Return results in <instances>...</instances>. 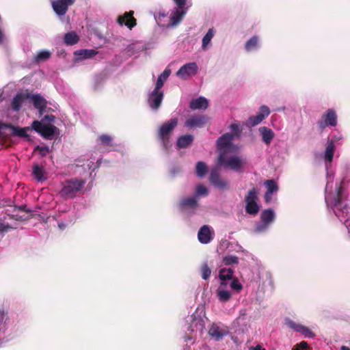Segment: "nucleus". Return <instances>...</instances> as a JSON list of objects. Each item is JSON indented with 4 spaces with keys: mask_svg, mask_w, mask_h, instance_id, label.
Listing matches in <instances>:
<instances>
[{
    "mask_svg": "<svg viewBox=\"0 0 350 350\" xmlns=\"http://www.w3.org/2000/svg\"><path fill=\"white\" fill-rule=\"evenodd\" d=\"M86 181L79 178H72L64 181L60 195L64 198H73L84 187Z\"/></svg>",
    "mask_w": 350,
    "mask_h": 350,
    "instance_id": "obj_1",
    "label": "nucleus"
},
{
    "mask_svg": "<svg viewBox=\"0 0 350 350\" xmlns=\"http://www.w3.org/2000/svg\"><path fill=\"white\" fill-rule=\"evenodd\" d=\"M226 151L221 150L217 159L218 166L230 168L234 171L239 172L244 165V162L238 157H228Z\"/></svg>",
    "mask_w": 350,
    "mask_h": 350,
    "instance_id": "obj_2",
    "label": "nucleus"
},
{
    "mask_svg": "<svg viewBox=\"0 0 350 350\" xmlns=\"http://www.w3.org/2000/svg\"><path fill=\"white\" fill-rule=\"evenodd\" d=\"M177 124L178 119L174 118L170 119L167 122L164 123L160 127L158 132V137L161 141L165 148H167L170 135Z\"/></svg>",
    "mask_w": 350,
    "mask_h": 350,
    "instance_id": "obj_3",
    "label": "nucleus"
},
{
    "mask_svg": "<svg viewBox=\"0 0 350 350\" xmlns=\"http://www.w3.org/2000/svg\"><path fill=\"white\" fill-rule=\"evenodd\" d=\"M318 131L322 133L329 126H335L337 124V115L333 109H327L317 123Z\"/></svg>",
    "mask_w": 350,
    "mask_h": 350,
    "instance_id": "obj_4",
    "label": "nucleus"
},
{
    "mask_svg": "<svg viewBox=\"0 0 350 350\" xmlns=\"http://www.w3.org/2000/svg\"><path fill=\"white\" fill-rule=\"evenodd\" d=\"M75 0H51V6L54 12L59 16H64L68 8L72 5Z\"/></svg>",
    "mask_w": 350,
    "mask_h": 350,
    "instance_id": "obj_5",
    "label": "nucleus"
},
{
    "mask_svg": "<svg viewBox=\"0 0 350 350\" xmlns=\"http://www.w3.org/2000/svg\"><path fill=\"white\" fill-rule=\"evenodd\" d=\"M198 68L196 62L187 63L180 68L176 72V75L183 79H186L189 76L195 75L197 73Z\"/></svg>",
    "mask_w": 350,
    "mask_h": 350,
    "instance_id": "obj_6",
    "label": "nucleus"
},
{
    "mask_svg": "<svg viewBox=\"0 0 350 350\" xmlns=\"http://www.w3.org/2000/svg\"><path fill=\"white\" fill-rule=\"evenodd\" d=\"M208 121V117L205 115H194L189 117L185 122V126L189 128H202Z\"/></svg>",
    "mask_w": 350,
    "mask_h": 350,
    "instance_id": "obj_7",
    "label": "nucleus"
},
{
    "mask_svg": "<svg viewBox=\"0 0 350 350\" xmlns=\"http://www.w3.org/2000/svg\"><path fill=\"white\" fill-rule=\"evenodd\" d=\"M209 180L215 187L219 189L224 190L228 188V182L220 178L219 169L217 167L212 169L209 176Z\"/></svg>",
    "mask_w": 350,
    "mask_h": 350,
    "instance_id": "obj_8",
    "label": "nucleus"
},
{
    "mask_svg": "<svg viewBox=\"0 0 350 350\" xmlns=\"http://www.w3.org/2000/svg\"><path fill=\"white\" fill-rule=\"evenodd\" d=\"M134 12L131 10L125 12L123 15L119 16L117 22L120 25H124L131 29L137 25V20L133 16Z\"/></svg>",
    "mask_w": 350,
    "mask_h": 350,
    "instance_id": "obj_9",
    "label": "nucleus"
},
{
    "mask_svg": "<svg viewBox=\"0 0 350 350\" xmlns=\"http://www.w3.org/2000/svg\"><path fill=\"white\" fill-rule=\"evenodd\" d=\"M163 98V92L162 91L156 90L154 89V90L150 94L149 98H148V102L149 106L153 110H157L161 105Z\"/></svg>",
    "mask_w": 350,
    "mask_h": 350,
    "instance_id": "obj_10",
    "label": "nucleus"
},
{
    "mask_svg": "<svg viewBox=\"0 0 350 350\" xmlns=\"http://www.w3.org/2000/svg\"><path fill=\"white\" fill-rule=\"evenodd\" d=\"M234 138V135L232 133H225L219 137L217 141V146L219 150V154L221 150L227 152V148L231 146V142Z\"/></svg>",
    "mask_w": 350,
    "mask_h": 350,
    "instance_id": "obj_11",
    "label": "nucleus"
},
{
    "mask_svg": "<svg viewBox=\"0 0 350 350\" xmlns=\"http://www.w3.org/2000/svg\"><path fill=\"white\" fill-rule=\"evenodd\" d=\"M209 335L214 338L217 341L221 340L225 336L229 334L227 328H221L217 325H213L209 329Z\"/></svg>",
    "mask_w": 350,
    "mask_h": 350,
    "instance_id": "obj_12",
    "label": "nucleus"
},
{
    "mask_svg": "<svg viewBox=\"0 0 350 350\" xmlns=\"http://www.w3.org/2000/svg\"><path fill=\"white\" fill-rule=\"evenodd\" d=\"M198 206L196 196L183 198L180 200L178 206L181 211L189 208H195Z\"/></svg>",
    "mask_w": 350,
    "mask_h": 350,
    "instance_id": "obj_13",
    "label": "nucleus"
},
{
    "mask_svg": "<svg viewBox=\"0 0 350 350\" xmlns=\"http://www.w3.org/2000/svg\"><path fill=\"white\" fill-rule=\"evenodd\" d=\"M31 100L33 101V104L35 108L38 109L40 113L42 114L45 111L46 108L47 102L44 99V97L39 94H32L29 95Z\"/></svg>",
    "mask_w": 350,
    "mask_h": 350,
    "instance_id": "obj_14",
    "label": "nucleus"
},
{
    "mask_svg": "<svg viewBox=\"0 0 350 350\" xmlns=\"http://www.w3.org/2000/svg\"><path fill=\"white\" fill-rule=\"evenodd\" d=\"M192 321L189 327V329L191 332H202L204 328V323L203 319L200 317H196L195 315L191 316Z\"/></svg>",
    "mask_w": 350,
    "mask_h": 350,
    "instance_id": "obj_15",
    "label": "nucleus"
},
{
    "mask_svg": "<svg viewBox=\"0 0 350 350\" xmlns=\"http://www.w3.org/2000/svg\"><path fill=\"white\" fill-rule=\"evenodd\" d=\"M198 237L199 241L203 244H206L211 241V231L208 226L204 225L200 228L198 234Z\"/></svg>",
    "mask_w": 350,
    "mask_h": 350,
    "instance_id": "obj_16",
    "label": "nucleus"
},
{
    "mask_svg": "<svg viewBox=\"0 0 350 350\" xmlns=\"http://www.w3.org/2000/svg\"><path fill=\"white\" fill-rule=\"evenodd\" d=\"M208 106V103L206 98L200 96L196 99H193L190 102L189 107L193 110L196 109H206Z\"/></svg>",
    "mask_w": 350,
    "mask_h": 350,
    "instance_id": "obj_17",
    "label": "nucleus"
},
{
    "mask_svg": "<svg viewBox=\"0 0 350 350\" xmlns=\"http://www.w3.org/2000/svg\"><path fill=\"white\" fill-rule=\"evenodd\" d=\"M259 132L263 142L267 145H269L275 136L273 131L267 126H261L259 128Z\"/></svg>",
    "mask_w": 350,
    "mask_h": 350,
    "instance_id": "obj_18",
    "label": "nucleus"
},
{
    "mask_svg": "<svg viewBox=\"0 0 350 350\" xmlns=\"http://www.w3.org/2000/svg\"><path fill=\"white\" fill-rule=\"evenodd\" d=\"M29 97V94H25L23 93L17 94L14 97L12 102V109L16 111H19L24 100Z\"/></svg>",
    "mask_w": 350,
    "mask_h": 350,
    "instance_id": "obj_19",
    "label": "nucleus"
},
{
    "mask_svg": "<svg viewBox=\"0 0 350 350\" xmlns=\"http://www.w3.org/2000/svg\"><path fill=\"white\" fill-rule=\"evenodd\" d=\"M342 187H339L337 189L336 194L334 198L333 202L332 203H329L327 201V206H332V208H337L338 209L342 210V212H344V209H347L345 207L342 209L339 206L341 205L342 202Z\"/></svg>",
    "mask_w": 350,
    "mask_h": 350,
    "instance_id": "obj_20",
    "label": "nucleus"
},
{
    "mask_svg": "<svg viewBox=\"0 0 350 350\" xmlns=\"http://www.w3.org/2000/svg\"><path fill=\"white\" fill-rule=\"evenodd\" d=\"M193 141V136L191 135H184L178 137L176 145L179 148H186L189 147Z\"/></svg>",
    "mask_w": 350,
    "mask_h": 350,
    "instance_id": "obj_21",
    "label": "nucleus"
},
{
    "mask_svg": "<svg viewBox=\"0 0 350 350\" xmlns=\"http://www.w3.org/2000/svg\"><path fill=\"white\" fill-rule=\"evenodd\" d=\"M32 175L38 181H42L46 179L44 167L37 163H34L32 166Z\"/></svg>",
    "mask_w": 350,
    "mask_h": 350,
    "instance_id": "obj_22",
    "label": "nucleus"
},
{
    "mask_svg": "<svg viewBox=\"0 0 350 350\" xmlns=\"http://www.w3.org/2000/svg\"><path fill=\"white\" fill-rule=\"evenodd\" d=\"M335 152V143L333 140H329L324 153V158L325 161L331 163L333 161V157Z\"/></svg>",
    "mask_w": 350,
    "mask_h": 350,
    "instance_id": "obj_23",
    "label": "nucleus"
},
{
    "mask_svg": "<svg viewBox=\"0 0 350 350\" xmlns=\"http://www.w3.org/2000/svg\"><path fill=\"white\" fill-rule=\"evenodd\" d=\"M171 70L170 69H165L164 71L158 77L157 83L154 88L156 90H160L163 87L164 83L170 75Z\"/></svg>",
    "mask_w": 350,
    "mask_h": 350,
    "instance_id": "obj_24",
    "label": "nucleus"
},
{
    "mask_svg": "<svg viewBox=\"0 0 350 350\" xmlns=\"http://www.w3.org/2000/svg\"><path fill=\"white\" fill-rule=\"evenodd\" d=\"M57 127L52 124H45L40 135L46 139H52L55 135Z\"/></svg>",
    "mask_w": 350,
    "mask_h": 350,
    "instance_id": "obj_25",
    "label": "nucleus"
},
{
    "mask_svg": "<svg viewBox=\"0 0 350 350\" xmlns=\"http://www.w3.org/2000/svg\"><path fill=\"white\" fill-rule=\"evenodd\" d=\"M275 213L271 208L264 210L260 214L261 221L269 225L273 221Z\"/></svg>",
    "mask_w": 350,
    "mask_h": 350,
    "instance_id": "obj_26",
    "label": "nucleus"
},
{
    "mask_svg": "<svg viewBox=\"0 0 350 350\" xmlns=\"http://www.w3.org/2000/svg\"><path fill=\"white\" fill-rule=\"evenodd\" d=\"M98 143L105 147H113V137L111 135L103 134L97 139Z\"/></svg>",
    "mask_w": 350,
    "mask_h": 350,
    "instance_id": "obj_27",
    "label": "nucleus"
},
{
    "mask_svg": "<svg viewBox=\"0 0 350 350\" xmlns=\"http://www.w3.org/2000/svg\"><path fill=\"white\" fill-rule=\"evenodd\" d=\"M64 40L67 45H74L79 42V38L75 32L71 31L64 35Z\"/></svg>",
    "mask_w": 350,
    "mask_h": 350,
    "instance_id": "obj_28",
    "label": "nucleus"
},
{
    "mask_svg": "<svg viewBox=\"0 0 350 350\" xmlns=\"http://www.w3.org/2000/svg\"><path fill=\"white\" fill-rule=\"evenodd\" d=\"M10 126H8L9 129L12 130V135L18 136L20 137H26L28 136L27 134V130L28 128H20L18 126H14L12 124H10Z\"/></svg>",
    "mask_w": 350,
    "mask_h": 350,
    "instance_id": "obj_29",
    "label": "nucleus"
},
{
    "mask_svg": "<svg viewBox=\"0 0 350 350\" xmlns=\"http://www.w3.org/2000/svg\"><path fill=\"white\" fill-rule=\"evenodd\" d=\"M234 273V271L231 268L221 269L219 272V278L221 281H225L226 280H230L232 278V275Z\"/></svg>",
    "mask_w": 350,
    "mask_h": 350,
    "instance_id": "obj_30",
    "label": "nucleus"
},
{
    "mask_svg": "<svg viewBox=\"0 0 350 350\" xmlns=\"http://www.w3.org/2000/svg\"><path fill=\"white\" fill-rule=\"evenodd\" d=\"M208 170L207 165L203 161H198L196 166V173L199 177H204Z\"/></svg>",
    "mask_w": 350,
    "mask_h": 350,
    "instance_id": "obj_31",
    "label": "nucleus"
},
{
    "mask_svg": "<svg viewBox=\"0 0 350 350\" xmlns=\"http://www.w3.org/2000/svg\"><path fill=\"white\" fill-rule=\"evenodd\" d=\"M75 53L80 55L81 59H89L95 56L98 51L94 49H82Z\"/></svg>",
    "mask_w": 350,
    "mask_h": 350,
    "instance_id": "obj_32",
    "label": "nucleus"
},
{
    "mask_svg": "<svg viewBox=\"0 0 350 350\" xmlns=\"http://www.w3.org/2000/svg\"><path fill=\"white\" fill-rule=\"evenodd\" d=\"M259 209L260 208L257 202H247L245 204V211L250 215H256L258 213Z\"/></svg>",
    "mask_w": 350,
    "mask_h": 350,
    "instance_id": "obj_33",
    "label": "nucleus"
},
{
    "mask_svg": "<svg viewBox=\"0 0 350 350\" xmlns=\"http://www.w3.org/2000/svg\"><path fill=\"white\" fill-rule=\"evenodd\" d=\"M258 200V193L256 188L250 189L245 196V204L247 202H254Z\"/></svg>",
    "mask_w": 350,
    "mask_h": 350,
    "instance_id": "obj_34",
    "label": "nucleus"
},
{
    "mask_svg": "<svg viewBox=\"0 0 350 350\" xmlns=\"http://www.w3.org/2000/svg\"><path fill=\"white\" fill-rule=\"evenodd\" d=\"M185 12L176 10L170 17V24L172 26L178 25L183 19Z\"/></svg>",
    "mask_w": 350,
    "mask_h": 350,
    "instance_id": "obj_35",
    "label": "nucleus"
},
{
    "mask_svg": "<svg viewBox=\"0 0 350 350\" xmlns=\"http://www.w3.org/2000/svg\"><path fill=\"white\" fill-rule=\"evenodd\" d=\"M258 36H254L246 42L245 44V49L246 51H250L254 49L258 46Z\"/></svg>",
    "mask_w": 350,
    "mask_h": 350,
    "instance_id": "obj_36",
    "label": "nucleus"
},
{
    "mask_svg": "<svg viewBox=\"0 0 350 350\" xmlns=\"http://www.w3.org/2000/svg\"><path fill=\"white\" fill-rule=\"evenodd\" d=\"M265 185L267 187V191L273 194L278 190V186L274 180H267L265 182Z\"/></svg>",
    "mask_w": 350,
    "mask_h": 350,
    "instance_id": "obj_37",
    "label": "nucleus"
},
{
    "mask_svg": "<svg viewBox=\"0 0 350 350\" xmlns=\"http://www.w3.org/2000/svg\"><path fill=\"white\" fill-rule=\"evenodd\" d=\"M263 120V116L257 114L256 116H250L247 120V125L254 126L258 125Z\"/></svg>",
    "mask_w": 350,
    "mask_h": 350,
    "instance_id": "obj_38",
    "label": "nucleus"
},
{
    "mask_svg": "<svg viewBox=\"0 0 350 350\" xmlns=\"http://www.w3.org/2000/svg\"><path fill=\"white\" fill-rule=\"evenodd\" d=\"M214 36V31L213 29H209L206 35L202 38V46L203 49H205V47L209 44L211 39L213 38Z\"/></svg>",
    "mask_w": 350,
    "mask_h": 350,
    "instance_id": "obj_39",
    "label": "nucleus"
},
{
    "mask_svg": "<svg viewBox=\"0 0 350 350\" xmlns=\"http://www.w3.org/2000/svg\"><path fill=\"white\" fill-rule=\"evenodd\" d=\"M200 271H201L202 278L204 280H208L210 278L211 274V270L209 268L207 263L202 264L201 269H200Z\"/></svg>",
    "mask_w": 350,
    "mask_h": 350,
    "instance_id": "obj_40",
    "label": "nucleus"
},
{
    "mask_svg": "<svg viewBox=\"0 0 350 350\" xmlns=\"http://www.w3.org/2000/svg\"><path fill=\"white\" fill-rule=\"evenodd\" d=\"M223 262L226 265H237L239 258L232 255L226 256L224 257Z\"/></svg>",
    "mask_w": 350,
    "mask_h": 350,
    "instance_id": "obj_41",
    "label": "nucleus"
},
{
    "mask_svg": "<svg viewBox=\"0 0 350 350\" xmlns=\"http://www.w3.org/2000/svg\"><path fill=\"white\" fill-rule=\"evenodd\" d=\"M217 295L221 301H227L231 297V293L228 291H219Z\"/></svg>",
    "mask_w": 350,
    "mask_h": 350,
    "instance_id": "obj_42",
    "label": "nucleus"
},
{
    "mask_svg": "<svg viewBox=\"0 0 350 350\" xmlns=\"http://www.w3.org/2000/svg\"><path fill=\"white\" fill-rule=\"evenodd\" d=\"M36 151H38L40 156L44 157H46L48 153H49L50 149H49V146H37L35 147V148L33 150V152H35Z\"/></svg>",
    "mask_w": 350,
    "mask_h": 350,
    "instance_id": "obj_43",
    "label": "nucleus"
},
{
    "mask_svg": "<svg viewBox=\"0 0 350 350\" xmlns=\"http://www.w3.org/2000/svg\"><path fill=\"white\" fill-rule=\"evenodd\" d=\"M51 53L48 51H41L36 55L38 61H45L51 57Z\"/></svg>",
    "mask_w": 350,
    "mask_h": 350,
    "instance_id": "obj_44",
    "label": "nucleus"
},
{
    "mask_svg": "<svg viewBox=\"0 0 350 350\" xmlns=\"http://www.w3.org/2000/svg\"><path fill=\"white\" fill-rule=\"evenodd\" d=\"M286 324L291 329H294L295 332H299L300 329L301 328L302 325L298 324L293 321V320H291L289 319H287L286 320Z\"/></svg>",
    "mask_w": 350,
    "mask_h": 350,
    "instance_id": "obj_45",
    "label": "nucleus"
},
{
    "mask_svg": "<svg viewBox=\"0 0 350 350\" xmlns=\"http://www.w3.org/2000/svg\"><path fill=\"white\" fill-rule=\"evenodd\" d=\"M269 226L268 224L261 221V222L256 224L254 231L257 233L265 232L267 230Z\"/></svg>",
    "mask_w": 350,
    "mask_h": 350,
    "instance_id": "obj_46",
    "label": "nucleus"
},
{
    "mask_svg": "<svg viewBox=\"0 0 350 350\" xmlns=\"http://www.w3.org/2000/svg\"><path fill=\"white\" fill-rule=\"evenodd\" d=\"M196 193L197 196H206L208 193V191L206 187H204L202 185H199L196 187Z\"/></svg>",
    "mask_w": 350,
    "mask_h": 350,
    "instance_id": "obj_47",
    "label": "nucleus"
},
{
    "mask_svg": "<svg viewBox=\"0 0 350 350\" xmlns=\"http://www.w3.org/2000/svg\"><path fill=\"white\" fill-rule=\"evenodd\" d=\"M299 332L304 334L305 337L314 338L315 336V334L310 329L304 325L301 326Z\"/></svg>",
    "mask_w": 350,
    "mask_h": 350,
    "instance_id": "obj_48",
    "label": "nucleus"
},
{
    "mask_svg": "<svg viewBox=\"0 0 350 350\" xmlns=\"http://www.w3.org/2000/svg\"><path fill=\"white\" fill-rule=\"evenodd\" d=\"M45 124H42V122L35 120L32 123V128L38 133H41L42 130L43 129Z\"/></svg>",
    "mask_w": 350,
    "mask_h": 350,
    "instance_id": "obj_49",
    "label": "nucleus"
},
{
    "mask_svg": "<svg viewBox=\"0 0 350 350\" xmlns=\"http://www.w3.org/2000/svg\"><path fill=\"white\" fill-rule=\"evenodd\" d=\"M230 287H231V288H232L237 291H240L243 288L242 284L239 282L238 279H237V278L234 279L231 282Z\"/></svg>",
    "mask_w": 350,
    "mask_h": 350,
    "instance_id": "obj_50",
    "label": "nucleus"
},
{
    "mask_svg": "<svg viewBox=\"0 0 350 350\" xmlns=\"http://www.w3.org/2000/svg\"><path fill=\"white\" fill-rule=\"evenodd\" d=\"M269 113H270V110H269V107L266 105H262L260 107V111L258 114L262 116L263 120H264L266 117H267L269 115Z\"/></svg>",
    "mask_w": 350,
    "mask_h": 350,
    "instance_id": "obj_51",
    "label": "nucleus"
},
{
    "mask_svg": "<svg viewBox=\"0 0 350 350\" xmlns=\"http://www.w3.org/2000/svg\"><path fill=\"white\" fill-rule=\"evenodd\" d=\"M308 344L306 341H301L297 344L296 347L293 350H304L308 348Z\"/></svg>",
    "mask_w": 350,
    "mask_h": 350,
    "instance_id": "obj_52",
    "label": "nucleus"
},
{
    "mask_svg": "<svg viewBox=\"0 0 350 350\" xmlns=\"http://www.w3.org/2000/svg\"><path fill=\"white\" fill-rule=\"evenodd\" d=\"M230 128H231V129L233 131V133H232V134L234 135V136H239V135L240 130H239V125H237L236 124H232L230 125Z\"/></svg>",
    "mask_w": 350,
    "mask_h": 350,
    "instance_id": "obj_53",
    "label": "nucleus"
},
{
    "mask_svg": "<svg viewBox=\"0 0 350 350\" xmlns=\"http://www.w3.org/2000/svg\"><path fill=\"white\" fill-rule=\"evenodd\" d=\"M175 3L177 4L179 8H183L186 3V0H174Z\"/></svg>",
    "mask_w": 350,
    "mask_h": 350,
    "instance_id": "obj_54",
    "label": "nucleus"
},
{
    "mask_svg": "<svg viewBox=\"0 0 350 350\" xmlns=\"http://www.w3.org/2000/svg\"><path fill=\"white\" fill-rule=\"evenodd\" d=\"M272 198V193H269L268 191H266L265 194V200L266 202H269L271 200Z\"/></svg>",
    "mask_w": 350,
    "mask_h": 350,
    "instance_id": "obj_55",
    "label": "nucleus"
},
{
    "mask_svg": "<svg viewBox=\"0 0 350 350\" xmlns=\"http://www.w3.org/2000/svg\"><path fill=\"white\" fill-rule=\"evenodd\" d=\"M8 126H10V124L3 123V122H0V136L2 135L1 130L3 129H7V128H8Z\"/></svg>",
    "mask_w": 350,
    "mask_h": 350,
    "instance_id": "obj_56",
    "label": "nucleus"
},
{
    "mask_svg": "<svg viewBox=\"0 0 350 350\" xmlns=\"http://www.w3.org/2000/svg\"><path fill=\"white\" fill-rule=\"evenodd\" d=\"M19 211L30 213L31 210L27 208L26 205H21L17 208Z\"/></svg>",
    "mask_w": 350,
    "mask_h": 350,
    "instance_id": "obj_57",
    "label": "nucleus"
},
{
    "mask_svg": "<svg viewBox=\"0 0 350 350\" xmlns=\"http://www.w3.org/2000/svg\"><path fill=\"white\" fill-rule=\"evenodd\" d=\"M3 39H4V34H3L1 29L0 28V43L3 42Z\"/></svg>",
    "mask_w": 350,
    "mask_h": 350,
    "instance_id": "obj_58",
    "label": "nucleus"
},
{
    "mask_svg": "<svg viewBox=\"0 0 350 350\" xmlns=\"http://www.w3.org/2000/svg\"><path fill=\"white\" fill-rule=\"evenodd\" d=\"M254 350H265V349L262 348L260 345H256Z\"/></svg>",
    "mask_w": 350,
    "mask_h": 350,
    "instance_id": "obj_59",
    "label": "nucleus"
},
{
    "mask_svg": "<svg viewBox=\"0 0 350 350\" xmlns=\"http://www.w3.org/2000/svg\"><path fill=\"white\" fill-rule=\"evenodd\" d=\"M340 349L341 350H350V349L346 346H342Z\"/></svg>",
    "mask_w": 350,
    "mask_h": 350,
    "instance_id": "obj_60",
    "label": "nucleus"
},
{
    "mask_svg": "<svg viewBox=\"0 0 350 350\" xmlns=\"http://www.w3.org/2000/svg\"><path fill=\"white\" fill-rule=\"evenodd\" d=\"M63 226H64L63 224H59V226L60 228L63 227Z\"/></svg>",
    "mask_w": 350,
    "mask_h": 350,
    "instance_id": "obj_61",
    "label": "nucleus"
},
{
    "mask_svg": "<svg viewBox=\"0 0 350 350\" xmlns=\"http://www.w3.org/2000/svg\"><path fill=\"white\" fill-rule=\"evenodd\" d=\"M5 230V228H0V230Z\"/></svg>",
    "mask_w": 350,
    "mask_h": 350,
    "instance_id": "obj_62",
    "label": "nucleus"
}]
</instances>
